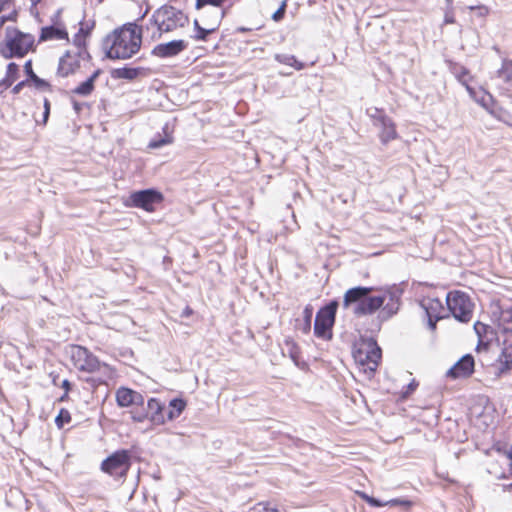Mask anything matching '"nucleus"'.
Returning <instances> with one entry per match:
<instances>
[{
	"mask_svg": "<svg viewBox=\"0 0 512 512\" xmlns=\"http://www.w3.org/2000/svg\"><path fill=\"white\" fill-rule=\"evenodd\" d=\"M374 290V287L363 286L348 289L344 294L343 308L351 310L358 317L374 314L380 308L382 310L379 315L383 320L395 315L400 307L403 289L392 285L380 289L379 295L372 296Z\"/></svg>",
	"mask_w": 512,
	"mask_h": 512,
	"instance_id": "nucleus-1",
	"label": "nucleus"
},
{
	"mask_svg": "<svg viewBox=\"0 0 512 512\" xmlns=\"http://www.w3.org/2000/svg\"><path fill=\"white\" fill-rule=\"evenodd\" d=\"M144 27L127 23L115 29L104 42L105 55L111 60H127L137 54L142 45Z\"/></svg>",
	"mask_w": 512,
	"mask_h": 512,
	"instance_id": "nucleus-2",
	"label": "nucleus"
},
{
	"mask_svg": "<svg viewBox=\"0 0 512 512\" xmlns=\"http://www.w3.org/2000/svg\"><path fill=\"white\" fill-rule=\"evenodd\" d=\"M149 22L156 27V31L152 33V40L159 39L163 33L171 32L179 27L188 24V16L181 10L173 6H162L157 9Z\"/></svg>",
	"mask_w": 512,
	"mask_h": 512,
	"instance_id": "nucleus-3",
	"label": "nucleus"
},
{
	"mask_svg": "<svg viewBox=\"0 0 512 512\" xmlns=\"http://www.w3.org/2000/svg\"><path fill=\"white\" fill-rule=\"evenodd\" d=\"M353 357L359 369L371 377L377 370L382 351L373 338H368L353 351Z\"/></svg>",
	"mask_w": 512,
	"mask_h": 512,
	"instance_id": "nucleus-4",
	"label": "nucleus"
},
{
	"mask_svg": "<svg viewBox=\"0 0 512 512\" xmlns=\"http://www.w3.org/2000/svg\"><path fill=\"white\" fill-rule=\"evenodd\" d=\"M6 50L2 51L5 58L23 57L34 45V36L18 29L7 27Z\"/></svg>",
	"mask_w": 512,
	"mask_h": 512,
	"instance_id": "nucleus-5",
	"label": "nucleus"
},
{
	"mask_svg": "<svg viewBox=\"0 0 512 512\" xmlns=\"http://www.w3.org/2000/svg\"><path fill=\"white\" fill-rule=\"evenodd\" d=\"M446 304L456 320L464 323L470 321L473 313V304L466 293L461 291L447 293Z\"/></svg>",
	"mask_w": 512,
	"mask_h": 512,
	"instance_id": "nucleus-6",
	"label": "nucleus"
},
{
	"mask_svg": "<svg viewBox=\"0 0 512 512\" xmlns=\"http://www.w3.org/2000/svg\"><path fill=\"white\" fill-rule=\"evenodd\" d=\"M338 305V302L333 300L317 312L314 323V334L317 337L323 339L331 338V329L335 322Z\"/></svg>",
	"mask_w": 512,
	"mask_h": 512,
	"instance_id": "nucleus-7",
	"label": "nucleus"
},
{
	"mask_svg": "<svg viewBox=\"0 0 512 512\" xmlns=\"http://www.w3.org/2000/svg\"><path fill=\"white\" fill-rule=\"evenodd\" d=\"M131 466V452L125 449L117 450L108 456L101 464V469L110 476L125 477Z\"/></svg>",
	"mask_w": 512,
	"mask_h": 512,
	"instance_id": "nucleus-8",
	"label": "nucleus"
},
{
	"mask_svg": "<svg viewBox=\"0 0 512 512\" xmlns=\"http://www.w3.org/2000/svg\"><path fill=\"white\" fill-rule=\"evenodd\" d=\"M71 360L75 368L88 373L99 371L102 368L108 369V366L101 363L87 348L78 345L71 348Z\"/></svg>",
	"mask_w": 512,
	"mask_h": 512,
	"instance_id": "nucleus-9",
	"label": "nucleus"
},
{
	"mask_svg": "<svg viewBox=\"0 0 512 512\" xmlns=\"http://www.w3.org/2000/svg\"><path fill=\"white\" fill-rule=\"evenodd\" d=\"M163 195L156 189H145L133 192L130 197V206L141 208L145 211H154V206L161 203Z\"/></svg>",
	"mask_w": 512,
	"mask_h": 512,
	"instance_id": "nucleus-10",
	"label": "nucleus"
},
{
	"mask_svg": "<svg viewBox=\"0 0 512 512\" xmlns=\"http://www.w3.org/2000/svg\"><path fill=\"white\" fill-rule=\"evenodd\" d=\"M419 304L426 313L428 328L434 331L437 322L443 318L441 314L444 310L442 301L438 298L427 296L423 297Z\"/></svg>",
	"mask_w": 512,
	"mask_h": 512,
	"instance_id": "nucleus-11",
	"label": "nucleus"
},
{
	"mask_svg": "<svg viewBox=\"0 0 512 512\" xmlns=\"http://www.w3.org/2000/svg\"><path fill=\"white\" fill-rule=\"evenodd\" d=\"M225 15L226 10L212 9L211 19H203L205 27L199 28L192 38L196 41H206L208 36L219 28Z\"/></svg>",
	"mask_w": 512,
	"mask_h": 512,
	"instance_id": "nucleus-12",
	"label": "nucleus"
},
{
	"mask_svg": "<svg viewBox=\"0 0 512 512\" xmlns=\"http://www.w3.org/2000/svg\"><path fill=\"white\" fill-rule=\"evenodd\" d=\"M188 47V42L182 39L172 40L166 43H160L151 50L155 57L166 59L179 55Z\"/></svg>",
	"mask_w": 512,
	"mask_h": 512,
	"instance_id": "nucleus-13",
	"label": "nucleus"
},
{
	"mask_svg": "<svg viewBox=\"0 0 512 512\" xmlns=\"http://www.w3.org/2000/svg\"><path fill=\"white\" fill-rule=\"evenodd\" d=\"M476 101L498 120L512 126V114L498 107L490 93L483 91L481 98L476 99Z\"/></svg>",
	"mask_w": 512,
	"mask_h": 512,
	"instance_id": "nucleus-14",
	"label": "nucleus"
},
{
	"mask_svg": "<svg viewBox=\"0 0 512 512\" xmlns=\"http://www.w3.org/2000/svg\"><path fill=\"white\" fill-rule=\"evenodd\" d=\"M475 361L471 354L462 356L446 373L452 379L468 378L474 372Z\"/></svg>",
	"mask_w": 512,
	"mask_h": 512,
	"instance_id": "nucleus-15",
	"label": "nucleus"
},
{
	"mask_svg": "<svg viewBox=\"0 0 512 512\" xmlns=\"http://www.w3.org/2000/svg\"><path fill=\"white\" fill-rule=\"evenodd\" d=\"M82 56L73 51H67L59 60L57 75L60 77H68L74 74L80 68Z\"/></svg>",
	"mask_w": 512,
	"mask_h": 512,
	"instance_id": "nucleus-16",
	"label": "nucleus"
},
{
	"mask_svg": "<svg viewBox=\"0 0 512 512\" xmlns=\"http://www.w3.org/2000/svg\"><path fill=\"white\" fill-rule=\"evenodd\" d=\"M116 402L120 407L143 406L144 397L130 388L120 387L116 391Z\"/></svg>",
	"mask_w": 512,
	"mask_h": 512,
	"instance_id": "nucleus-17",
	"label": "nucleus"
},
{
	"mask_svg": "<svg viewBox=\"0 0 512 512\" xmlns=\"http://www.w3.org/2000/svg\"><path fill=\"white\" fill-rule=\"evenodd\" d=\"M148 412L146 414L134 415L133 419L142 422L145 418L150 414V419L155 424H164L165 417L163 415L164 406L162 403L156 398H150L147 402Z\"/></svg>",
	"mask_w": 512,
	"mask_h": 512,
	"instance_id": "nucleus-18",
	"label": "nucleus"
},
{
	"mask_svg": "<svg viewBox=\"0 0 512 512\" xmlns=\"http://www.w3.org/2000/svg\"><path fill=\"white\" fill-rule=\"evenodd\" d=\"M149 72V69L144 67H122L115 68L110 71V76L114 80H128L133 81L141 76H146Z\"/></svg>",
	"mask_w": 512,
	"mask_h": 512,
	"instance_id": "nucleus-19",
	"label": "nucleus"
},
{
	"mask_svg": "<svg viewBox=\"0 0 512 512\" xmlns=\"http://www.w3.org/2000/svg\"><path fill=\"white\" fill-rule=\"evenodd\" d=\"M498 364L495 366V375L497 377L502 376L503 374H506L509 372L512 368V345L509 347H505L499 358H498Z\"/></svg>",
	"mask_w": 512,
	"mask_h": 512,
	"instance_id": "nucleus-20",
	"label": "nucleus"
},
{
	"mask_svg": "<svg viewBox=\"0 0 512 512\" xmlns=\"http://www.w3.org/2000/svg\"><path fill=\"white\" fill-rule=\"evenodd\" d=\"M68 39V33L65 28L57 27V26H46L41 29V33L39 36V41H49V40H66Z\"/></svg>",
	"mask_w": 512,
	"mask_h": 512,
	"instance_id": "nucleus-21",
	"label": "nucleus"
},
{
	"mask_svg": "<svg viewBox=\"0 0 512 512\" xmlns=\"http://www.w3.org/2000/svg\"><path fill=\"white\" fill-rule=\"evenodd\" d=\"M497 321L503 334H512V307H499Z\"/></svg>",
	"mask_w": 512,
	"mask_h": 512,
	"instance_id": "nucleus-22",
	"label": "nucleus"
},
{
	"mask_svg": "<svg viewBox=\"0 0 512 512\" xmlns=\"http://www.w3.org/2000/svg\"><path fill=\"white\" fill-rule=\"evenodd\" d=\"M376 128L379 129V137L384 144L397 138L395 124L390 117L385 125H377Z\"/></svg>",
	"mask_w": 512,
	"mask_h": 512,
	"instance_id": "nucleus-23",
	"label": "nucleus"
},
{
	"mask_svg": "<svg viewBox=\"0 0 512 512\" xmlns=\"http://www.w3.org/2000/svg\"><path fill=\"white\" fill-rule=\"evenodd\" d=\"M173 142V136L171 131L169 130L168 124H166L163 127V135H157L155 136L150 142L148 147L151 149H158L161 148L167 144H170Z\"/></svg>",
	"mask_w": 512,
	"mask_h": 512,
	"instance_id": "nucleus-24",
	"label": "nucleus"
},
{
	"mask_svg": "<svg viewBox=\"0 0 512 512\" xmlns=\"http://www.w3.org/2000/svg\"><path fill=\"white\" fill-rule=\"evenodd\" d=\"M453 73H454V75L456 76V78L458 79V81H459L462 85H464V86L466 87V89H467V91L469 92V94H470L471 96H473V97L475 98V100H476V99H477V98H476V94H475V92H474L473 88H471V87L469 86V84H468V83H469V81H470V79H471V77H470V73H469L468 69H467L466 67H464V66H461V65H459V66H455V67H454V72H453Z\"/></svg>",
	"mask_w": 512,
	"mask_h": 512,
	"instance_id": "nucleus-25",
	"label": "nucleus"
},
{
	"mask_svg": "<svg viewBox=\"0 0 512 512\" xmlns=\"http://www.w3.org/2000/svg\"><path fill=\"white\" fill-rule=\"evenodd\" d=\"M312 316L313 308L312 306L307 305L303 310V319L296 320L295 328L302 331L304 334H307L311 329Z\"/></svg>",
	"mask_w": 512,
	"mask_h": 512,
	"instance_id": "nucleus-26",
	"label": "nucleus"
},
{
	"mask_svg": "<svg viewBox=\"0 0 512 512\" xmlns=\"http://www.w3.org/2000/svg\"><path fill=\"white\" fill-rule=\"evenodd\" d=\"M19 66L11 62L7 66L6 76L0 81V88L8 89L18 78Z\"/></svg>",
	"mask_w": 512,
	"mask_h": 512,
	"instance_id": "nucleus-27",
	"label": "nucleus"
},
{
	"mask_svg": "<svg viewBox=\"0 0 512 512\" xmlns=\"http://www.w3.org/2000/svg\"><path fill=\"white\" fill-rule=\"evenodd\" d=\"M186 407V402L181 398H174L169 403V410L167 411V419L172 421L180 416Z\"/></svg>",
	"mask_w": 512,
	"mask_h": 512,
	"instance_id": "nucleus-28",
	"label": "nucleus"
},
{
	"mask_svg": "<svg viewBox=\"0 0 512 512\" xmlns=\"http://www.w3.org/2000/svg\"><path fill=\"white\" fill-rule=\"evenodd\" d=\"M24 71L27 74L29 80H31L37 88L50 89V87H51L50 84L46 80L38 77L34 73L31 60L26 61V63L24 64Z\"/></svg>",
	"mask_w": 512,
	"mask_h": 512,
	"instance_id": "nucleus-29",
	"label": "nucleus"
},
{
	"mask_svg": "<svg viewBox=\"0 0 512 512\" xmlns=\"http://www.w3.org/2000/svg\"><path fill=\"white\" fill-rule=\"evenodd\" d=\"M367 115L372 120V124L374 127L377 125H385V121H388V116L382 109H378L377 107H371L366 110Z\"/></svg>",
	"mask_w": 512,
	"mask_h": 512,
	"instance_id": "nucleus-30",
	"label": "nucleus"
},
{
	"mask_svg": "<svg viewBox=\"0 0 512 512\" xmlns=\"http://www.w3.org/2000/svg\"><path fill=\"white\" fill-rule=\"evenodd\" d=\"M73 43L76 47V53H78V56H82L83 60L90 59V54L87 50L86 45V37H84L82 34L77 33L74 36Z\"/></svg>",
	"mask_w": 512,
	"mask_h": 512,
	"instance_id": "nucleus-31",
	"label": "nucleus"
},
{
	"mask_svg": "<svg viewBox=\"0 0 512 512\" xmlns=\"http://www.w3.org/2000/svg\"><path fill=\"white\" fill-rule=\"evenodd\" d=\"M275 60L281 64H285L295 68L296 70H302L304 68V64L298 61L294 55L290 54H276Z\"/></svg>",
	"mask_w": 512,
	"mask_h": 512,
	"instance_id": "nucleus-32",
	"label": "nucleus"
},
{
	"mask_svg": "<svg viewBox=\"0 0 512 512\" xmlns=\"http://www.w3.org/2000/svg\"><path fill=\"white\" fill-rule=\"evenodd\" d=\"M284 344H285V348H286L287 353L289 354L290 358L296 365H298L300 349H299L297 343L293 339L287 338V339H285Z\"/></svg>",
	"mask_w": 512,
	"mask_h": 512,
	"instance_id": "nucleus-33",
	"label": "nucleus"
},
{
	"mask_svg": "<svg viewBox=\"0 0 512 512\" xmlns=\"http://www.w3.org/2000/svg\"><path fill=\"white\" fill-rule=\"evenodd\" d=\"M95 85L92 83V79H87L78 85L75 89H73V93L79 96H89L94 91Z\"/></svg>",
	"mask_w": 512,
	"mask_h": 512,
	"instance_id": "nucleus-34",
	"label": "nucleus"
},
{
	"mask_svg": "<svg viewBox=\"0 0 512 512\" xmlns=\"http://www.w3.org/2000/svg\"><path fill=\"white\" fill-rule=\"evenodd\" d=\"M498 77L505 82L512 81V60H503L501 68L498 70Z\"/></svg>",
	"mask_w": 512,
	"mask_h": 512,
	"instance_id": "nucleus-35",
	"label": "nucleus"
},
{
	"mask_svg": "<svg viewBox=\"0 0 512 512\" xmlns=\"http://www.w3.org/2000/svg\"><path fill=\"white\" fill-rule=\"evenodd\" d=\"M248 512H282L276 504L271 502H260L250 508Z\"/></svg>",
	"mask_w": 512,
	"mask_h": 512,
	"instance_id": "nucleus-36",
	"label": "nucleus"
},
{
	"mask_svg": "<svg viewBox=\"0 0 512 512\" xmlns=\"http://www.w3.org/2000/svg\"><path fill=\"white\" fill-rule=\"evenodd\" d=\"M225 1L226 0H196L195 8L201 10L210 5L212 9L223 10L222 5Z\"/></svg>",
	"mask_w": 512,
	"mask_h": 512,
	"instance_id": "nucleus-37",
	"label": "nucleus"
},
{
	"mask_svg": "<svg viewBox=\"0 0 512 512\" xmlns=\"http://www.w3.org/2000/svg\"><path fill=\"white\" fill-rule=\"evenodd\" d=\"M71 421L70 412L64 408H62L58 415L55 418V424L58 428H63L65 424H68Z\"/></svg>",
	"mask_w": 512,
	"mask_h": 512,
	"instance_id": "nucleus-38",
	"label": "nucleus"
},
{
	"mask_svg": "<svg viewBox=\"0 0 512 512\" xmlns=\"http://www.w3.org/2000/svg\"><path fill=\"white\" fill-rule=\"evenodd\" d=\"M490 329H491V327H490V326H488V325H486V324H484V323H481V322H476V323L474 324V330H475L476 334L478 335V337H479V339H480V340H479V344H478V346H477V349H479V348H480V346L483 344V342H482V336H483L484 334H486V333L488 332V330H490Z\"/></svg>",
	"mask_w": 512,
	"mask_h": 512,
	"instance_id": "nucleus-39",
	"label": "nucleus"
},
{
	"mask_svg": "<svg viewBox=\"0 0 512 512\" xmlns=\"http://www.w3.org/2000/svg\"><path fill=\"white\" fill-rule=\"evenodd\" d=\"M95 23H87V22H80V28L78 33L82 34L84 37H88L94 28Z\"/></svg>",
	"mask_w": 512,
	"mask_h": 512,
	"instance_id": "nucleus-40",
	"label": "nucleus"
},
{
	"mask_svg": "<svg viewBox=\"0 0 512 512\" xmlns=\"http://www.w3.org/2000/svg\"><path fill=\"white\" fill-rule=\"evenodd\" d=\"M468 8L471 11H476L479 17H486L489 13V8L485 5L469 6Z\"/></svg>",
	"mask_w": 512,
	"mask_h": 512,
	"instance_id": "nucleus-41",
	"label": "nucleus"
},
{
	"mask_svg": "<svg viewBox=\"0 0 512 512\" xmlns=\"http://www.w3.org/2000/svg\"><path fill=\"white\" fill-rule=\"evenodd\" d=\"M285 11H286V2L284 1L280 5V7L273 13L272 19L274 21H280L281 19H283L284 15H285Z\"/></svg>",
	"mask_w": 512,
	"mask_h": 512,
	"instance_id": "nucleus-42",
	"label": "nucleus"
},
{
	"mask_svg": "<svg viewBox=\"0 0 512 512\" xmlns=\"http://www.w3.org/2000/svg\"><path fill=\"white\" fill-rule=\"evenodd\" d=\"M362 497L372 507H382V506H385V502H382L379 499L374 498L372 496H368L366 494H363Z\"/></svg>",
	"mask_w": 512,
	"mask_h": 512,
	"instance_id": "nucleus-43",
	"label": "nucleus"
},
{
	"mask_svg": "<svg viewBox=\"0 0 512 512\" xmlns=\"http://www.w3.org/2000/svg\"><path fill=\"white\" fill-rule=\"evenodd\" d=\"M410 501L408 500H403V499H391L387 502H385V505H389V506H403L405 508L409 507L410 506Z\"/></svg>",
	"mask_w": 512,
	"mask_h": 512,
	"instance_id": "nucleus-44",
	"label": "nucleus"
},
{
	"mask_svg": "<svg viewBox=\"0 0 512 512\" xmlns=\"http://www.w3.org/2000/svg\"><path fill=\"white\" fill-rule=\"evenodd\" d=\"M17 17V11L13 10L9 15H3L0 17V28L7 22V21H15Z\"/></svg>",
	"mask_w": 512,
	"mask_h": 512,
	"instance_id": "nucleus-45",
	"label": "nucleus"
},
{
	"mask_svg": "<svg viewBox=\"0 0 512 512\" xmlns=\"http://www.w3.org/2000/svg\"><path fill=\"white\" fill-rule=\"evenodd\" d=\"M50 114V102L47 98L44 99V112H43V122L46 123Z\"/></svg>",
	"mask_w": 512,
	"mask_h": 512,
	"instance_id": "nucleus-46",
	"label": "nucleus"
},
{
	"mask_svg": "<svg viewBox=\"0 0 512 512\" xmlns=\"http://www.w3.org/2000/svg\"><path fill=\"white\" fill-rule=\"evenodd\" d=\"M418 386V383L415 381V380H412L408 385H407V390L404 392V396H408L409 394H411L415 389L416 387Z\"/></svg>",
	"mask_w": 512,
	"mask_h": 512,
	"instance_id": "nucleus-47",
	"label": "nucleus"
},
{
	"mask_svg": "<svg viewBox=\"0 0 512 512\" xmlns=\"http://www.w3.org/2000/svg\"><path fill=\"white\" fill-rule=\"evenodd\" d=\"M27 84V80H23L19 83H17L13 89H12V93L13 94H18L20 93V91L24 88V86Z\"/></svg>",
	"mask_w": 512,
	"mask_h": 512,
	"instance_id": "nucleus-48",
	"label": "nucleus"
},
{
	"mask_svg": "<svg viewBox=\"0 0 512 512\" xmlns=\"http://www.w3.org/2000/svg\"><path fill=\"white\" fill-rule=\"evenodd\" d=\"M13 1L14 0H0V13L6 8H9Z\"/></svg>",
	"mask_w": 512,
	"mask_h": 512,
	"instance_id": "nucleus-49",
	"label": "nucleus"
},
{
	"mask_svg": "<svg viewBox=\"0 0 512 512\" xmlns=\"http://www.w3.org/2000/svg\"><path fill=\"white\" fill-rule=\"evenodd\" d=\"M72 103H73V108H74L75 112H76L77 114H78V113H80V112H81V110H82L83 104H82V103H79V102H78V101H76V100H73V101H72Z\"/></svg>",
	"mask_w": 512,
	"mask_h": 512,
	"instance_id": "nucleus-50",
	"label": "nucleus"
},
{
	"mask_svg": "<svg viewBox=\"0 0 512 512\" xmlns=\"http://www.w3.org/2000/svg\"><path fill=\"white\" fill-rule=\"evenodd\" d=\"M203 12H202V20L203 19H211V10L212 8H209V9H202Z\"/></svg>",
	"mask_w": 512,
	"mask_h": 512,
	"instance_id": "nucleus-51",
	"label": "nucleus"
},
{
	"mask_svg": "<svg viewBox=\"0 0 512 512\" xmlns=\"http://www.w3.org/2000/svg\"><path fill=\"white\" fill-rule=\"evenodd\" d=\"M100 73H101V70L97 69L96 71H94L92 73V75L88 79H92V83L95 85V81L99 77Z\"/></svg>",
	"mask_w": 512,
	"mask_h": 512,
	"instance_id": "nucleus-52",
	"label": "nucleus"
},
{
	"mask_svg": "<svg viewBox=\"0 0 512 512\" xmlns=\"http://www.w3.org/2000/svg\"><path fill=\"white\" fill-rule=\"evenodd\" d=\"M62 388H64L66 391H69V390H70V388H71V384H70V382H69L68 380H66V379H65V380L62 382Z\"/></svg>",
	"mask_w": 512,
	"mask_h": 512,
	"instance_id": "nucleus-53",
	"label": "nucleus"
},
{
	"mask_svg": "<svg viewBox=\"0 0 512 512\" xmlns=\"http://www.w3.org/2000/svg\"><path fill=\"white\" fill-rule=\"evenodd\" d=\"M248 31H251L250 28H246V27H243V26H240L236 29V32L238 33H245V32H248Z\"/></svg>",
	"mask_w": 512,
	"mask_h": 512,
	"instance_id": "nucleus-54",
	"label": "nucleus"
},
{
	"mask_svg": "<svg viewBox=\"0 0 512 512\" xmlns=\"http://www.w3.org/2000/svg\"><path fill=\"white\" fill-rule=\"evenodd\" d=\"M194 30L197 32L199 28H202V26L199 23L198 19H195L193 22Z\"/></svg>",
	"mask_w": 512,
	"mask_h": 512,
	"instance_id": "nucleus-55",
	"label": "nucleus"
},
{
	"mask_svg": "<svg viewBox=\"0 0 512 512\" xmlns=\"http://www.w3.org/2000/svg\"><path fill=\"white\" fill-rule=\"evenodd\" d=\"M503 489L507 490V491H512V482L510 484H508V485H504Z\"/></svg>",
	"mask_w": 512,
	"mask_h": 512,
	"instance_id": "nucleus-56",
	"label": "nucleus"
},
{
	"mask_svg": "<svg viewBox=\"0 0 512 512\" xmlns=\"http://www.w3.org/2000/svg\"><path fill=\"white\" fill-rule=\"evenodd\" d=\"M33 6H36L38 3H40L42 0H29Z\"/></svg>",
	"mask_w": 512,
	"mask_h": 512,
	"instance_id": "nucleus-57",
	"label": "nucleus"
},
{
	"mask_svg": "<svg viewBox=\"0 0 512 512\" xmlns=\"http://www.w3.org/2000/svg\"><path fill=\"white\" fill-rule=\"evenodd\" d=\"M509 472H510V474L512 475V462L510 463Z\"/></svg>",
	"mask_w": 512,
	"mask_h": 512,
	"instance_id": "nucleus-58",
	"label": "nucleus"
},
{
	"mask_svg": "<svg viewBox=\"0 0 512 512\" xmlns=\"http://www.w3.org/2000/svg\"><path fill=\"white\" fill-rule=\"evenodd\" d=\"M446 22H452L451 17H448V19H446Z\"/></svg>",
	"mask_w": 512,
	"mask_h": 512,
	"instance_id": "nucleus-59",
	"label": "nucleus"
},
{
	"mask_svg": "<svg viewBox=\"0 0 512 512\" xmlns=\"http://www.w3.org/2000/svg\"><path fill=\"white\" fill-rule=\"evenodd\" d=\"M446 22H452L451 17H448V19H446Z\"/></svg>",
	"mask_w": 512,
	"mask_h": 512,
	"instance_id": "nucleus-60",
	"label": "nucleus"
}]
</instances>
